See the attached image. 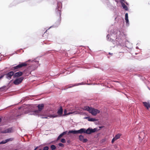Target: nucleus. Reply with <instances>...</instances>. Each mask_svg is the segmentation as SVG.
Returning <instances> with one entry per match:
<instances>
[{
  "mask_svg": "<svg viewBox=\"0 0 150 150\" xmlns=\"http://www.w3.org/2000/svg\"><path fill=\"white\" fill-rule=\"evenodd\" d=\"M96 131V129L94 128V129L88 128L86 130L84 128H81L78 130H70L68 132L69 133H73V134H82L83 133H86L90 134Z\"/></svg>",
  "mask_w": 150,
  "mask_h": 150,
  "instance_id": "f257e3e1",
  "label": "nucleus"
},
{
  "mask_svg": "<svg viewBox=\"0 0 150 150\" xmlns=\"http://www.w3.org/2000/svg\"><path fill=\"white\" fill-rule=\"evenodd\" d=\"M83 109L88 111L89 113L93 116H96L97 114L100 112V111L99 110L88 106L84 107Z\"/></svg>",
  "mask_w": 150,
  "mask_h": 150,
  "instance_id": "f03ea898",
  "label": "nucleus"
},
{
  "mask_svg": "<svg viewBox=\"0 0 150 150\" xmlns=\"http://www.w3.org/2000/svg\"><path fill=\"white\" fill-rule=\"evenodd\" d=\"M27 65L26 62L21 63L16 66L12 67L11 69L12 70H15V71L18 70L20 68L23 67H25Z\"/></svg>",
  "mask_w": 150,
  "mask_h": 150,
  "instance_id": "7ed1b4c3",
  "label": "nucleus"
},
{
  "mask_svg": "<svg viewBox=\"0 0 150 150\" xmlns=\"http://www.w3.org/2000/svg\"><path fill=\"white\" fill-rule=\"evenodd\" d=\"M24 79V78L21 77L15 79L13 81L14 84L16 85H18L21 83Z\"/></svg>",
  "mask_w": 150,
  "mask_h": 150,
  "instance_id": "20e7f679",
  "label": "nucleus"
},
{
  "mask_svg": "<svg viewBox=\"0 0 150 150\" xmlns=\"http://www.w3.org/2000/svg\"><path fill=\"white\" fill-rule=\"evenodd\" d=\"M44 105L43 104H41L38 105V110H36L34 111L35 114L37 115L38 114L40 111L42 110L44 107Z\"/></svg>",
  "mask_w": 150,
  "mask_h": 150,
  "instance_id": "39448f33",
  "label": "nucleus"
},
{
  "mask_svg": "<svg viewBox=\"0 0 150 150\" xmlns=\"http://www.w3.org/2000/svg\"><path fill=\"white\" fill-rule=\"evenodd\" d=\"M13 131V129L12 128H9L8 129H5L4 130H2L1 131V133H11Z\"/></svg>",
  "mask_w": 150,
  "mask_h": 150,
  "instance_id": "423d86ee",
  "label": "nucleus"
},
{
  "mask_svg": "<svg viewBox=\"0 0 150 150\" xmlns=\"http://www.w3.org/2000/svg\"><path fill=\"white\" fill-rule=\"evenodd\" d=\"M6 78L10 80L12 76H13L14 72L13 71H11L6 74Z\"/></svg>",
  "mask_w": 150,
  "mask_h": 150,
  "instance_id": "0eeeda50",
  "label": "nucleus"
},
{
  "mask_svg": "<svg viewBox=\"0 0 150 150\" xmlns=\"http://www.w3.org/2000/svg\"><path fill=\"white\" fill-rule=\"evenodd\" d=\"M23 74V73L21 71H19L16 72L15 74L14 73L13 77L14 78H16L17 77H19L21 76Z\"/></svg>",
  "mask_w": 150,
  "mask_h": 150,
  "instance_id": "6e6552de",
  "label": "nucleus"
},
{
  "mask_svg": "<svg viewBox=\"0 0 150 150\" xmlns=\"http://www.w3.org/2000/svg\"><path fill=\"white\" fill-rule=\"evenodd\" d=\"M142 103L144 105L146 108L147 109H148L149 108H150V102H144Z\"/></svg>",
  "mask_w": 150,
  "mask_h": 150,
  "instance_id": "1a4fd4ad",
  "label": "nucleus"
},
{
  "mask_svg": "<svg viewBox=\"0 0 150 150\" xmlns=\"http://www.w3.org/2000/svg\"><path fill=\"white\" fill-rule=\"evenodd\" d=\"M13 140V139L12 138H10L6 139L4 140H3V141L0 142V144H4L6 143L7 142H8L9 141H12Z\"/></svg>",
  "mask_w": 150,
  "mask_h": 150,
  "instance_id": "9d476101",
  "label": "nucleus"
},
{
  "mask_svg": "<svg viewBox=\"0 0 150 150\" xmlns=\"http://www.w3.org/2000/svg\"><path fill=\"white\" fill-rule=\"evenodd\" d=\"M57 117V115H50L48 116H42L41 117V118H42V119H44V118L48 119V117H50L54 118V117Z\"/></svg>",
  "mask_w": 150,
  "mask_h": 150,
  "instance_id": "9b49d317",
  "label": "nucleus"
},
{
  "mask_svg": "<svg viewBox=\"0 0 150 150\" xmlns=\"http://www.w3.org/2000/svg\"><path fill=\"white\" fill-rule=\"evenodd\" d=\"M63 112V109L62 106H60L59 109L57 111V113L59 115H61Z\"/></svg>",
  "mask_w": 150,
  "mask_h": 150,
  "instance_id": "f8f14e48",
  "label": "nucleus"
},
{
  "mask_svg": "<svg viewBox=\"0 0 150 150\" xmlns=\"http://www.w3.org/2000/svg\"><path fill=\"white\" fill-rule=\"evenodd\" d=\"M125 20L127 24H129V21L128 19V14L127 13L125 14Z\"/></svg>",
  "mask_w": 150,
  "mask_h": 150,
  "instance_id": "ddd939ff",
  "label": "nucleus"
},
{
  "mask_svg": "<svg viewBox=\"0 0 150 150\" xmlns=\"http://www.w3.org/2000/svg\"><path fill=\"white\" fill-rule=\"evenodd\" d=\"M122 6L123 8L125 9L126 11H128V9L127 7L125 5V3H122Z\"/></svg>",
  "mask_w": 150,
  "mask_h": 150,
  "instance_id": "4468645a",
  "label": "nucleus"
},
{
  "mask_svg": "<svg viewBox=\"0 0 150 150\" xmlns=\"http://www.w3.org/2000/svg\"><path fill=\"white\" fill-rule=\"evenodd\" d=\"M47 30L42 36L43 37H44L45 38H48V33H47Z\"/></svg>",
  "mask_w": 150,
  "mask_h": 150,
  "instance_id": "2eb2a0df",
  "label": "nucleus"
},
{
  "mask_svg": "<svg viewBox=\"0 0 150 150\" xmlns=\"http://www.w3.org/2000/svg\"><path fill=\"white\" fill-rule=\"evenodd\" d=\"M121 135L120 134H117L115 136L114 138L116 140H117L120 137Z\"/></svg>",
  "mask_w": 150,
  "mask_h": 150,
  "instance_id": "dca6fc26",
  "label": "nucleus"
},
{
  "mask_svg": "<svg viewBox=\"0 0 150 150\" xmlns=\"http://www.w3.org/2000/svg\"><path fill=\"white\" fill-rule=\"evenodd\" d=\"M88 120L89 121L94 122L96 121L97 120L95 118H90L89 117V119H88Z\"/></svg>",
  "mask_w": 150,
  "mask_h": 150,
  "instance_id": "f3484780",
  "label": "nucleus"
},
{
  "mask_svg": "<svg viewBox=\"0 0 150 150\" xmlns=\"http://www.w3.org/2000/svg\"><path fill=\"white\" fill-rule=\"evenodd\" d=\"M79 138L80 141H82L84 138V137L82 135H80L79 136Z\"/></svg>",
  "mask_w": 150,
  "mask_h": 150,
  "instance_id": "a211bd4d",
  "label": "nucleus"
},
{
  "mask_svg": "<svg viewBox=\"0 0 150 150\" xmlns=\"http://www.w3.org/2000/svg\"><path fill=\"white\" fill-rule=\"evenodd\" d=\"M51 148L52 150H55L56 148V147L54 145H52L51 146Z\"/></svg>",
  "mask_w": 150,
  "mask_h": 150,
  "instance_id": "6ab92c4d",
  "label": "nucleus"
},
{
  "mask_svg": "<svg viewBox=\"0 0 150 150\" xmlns=\"http://www.w3.org/2000/svg\"><path fill=\"white\" fill-rule=\"evenodd\" d=\"M61 11L60 10L58 9L57 11V13L58 15L60 17L61 16Z\"/></svg>",
  "mask_w": 150,
  "mask_h": 150,
  "instance_id": "aec40b11",
  "label": "nucleus"
},
{
  "mask_svg": "<svg viewBox=\"0 0 150 150\" xmlns=\"http://www.w3.org/2000/svg\"><path fill=\"white\" fill-rule=\"evenodd\" d=\"M63 135L62 134V133L60 134L58 137L57 138V140H59L61 137H62L63 136Z\"/></svg>",
  "mask_w": 150,
  "mask_h": 150,
  "instance_id": "412c9836",
  "label": "nucleus"
},
{
  "mask_svg": "<svg viewBox=\"0 0 150 150\" xmlns=\"http://www.w3.org/2000/svg\"><path fill=\"white\" fill-rule=\"evenodd\" d=\"M120 1L121 4L122 3H125L126 4H127V3L125 2V0H120Z\"/></svg>",
  "mask_w": 150,
  "mask_h": 150,
  "instance_id": "4be33fe9",
  "label": "nucleus"
},
{
  "mask_svg": "<svg viewBox=\"0 0 150 150\" xmlns=\"http://www.w3.org/2000/svg\"><path fill=\"white\" fill-rule=\"evenodd\" d=\"M88 141V139H84L83 138V140L82 142L83 143L86 142Z\"/></svg>",
  "mask_w": 150,
  "mask_h": 150,
  "instance_id": "5701e85b",
  "label": "nucleus"
},
{
  "mask_svg": "<svg viewBox=\"0 0 150 150\" xmlns=\"http://www.w3.org/2000/svg\"><path fill=\"white\" fill-rule=\"evenodd\" d=\"M49 149V147L48 146H45L44 147L43 149V150H48Z\"/></svg>",
  "mask_w": 150,
  "mask_h": 150,
  "instance_id": "b1692460",
  "label": "nucleus"
},
{
  "mask_svg": "<svg viewBox=\"0 0 150 150\" xmlns=\"http://www.w3.org/2000/svg\"><path fill=\"white\" fill-rule=\"evenodd\" d=\"M61 142L62 143H64L66 142V141L65 139H62L61 140Z\"/></svg>",
  "mask_w": 150,
  "mask_h": 150,
  "instance_id": "393cba45",
  "label": "nucleus"
},
{
  "mask_svg": "<svg viewBox=\"0 0 150 150\" xmlns=\"http://www.w3.org/2000/svg\"><path fill=\"white\" fill-rule=\"evenodd\" d=\"M58 145H59V146H61V147H64V144H63L61 143H59Z\"/></svg>",
  "mask_w": 150,
  "mask_h": 150,
  "instance_id": "a878e982",
  "label": "nucleus"
},
{
  "mask_svg": "<svg viewBox=\"0 0 150 150\" xmlns=\"http://www.w3.org/2000/svg\"><path fill=\"white\" fill-rule=\"evenodd\" d=\"M116 140L115 138L114 137L112 140V143H113Z\"/></svg>",
  "mask_w": 150,
  "mask_h": 150,
  "instance_id": "bb28decb",
  "label": "nucleus"
},
{
  "mask_svg": "<svg viewBox=\"0 0 150 150\" xmlns=\"http://www.w3.org/2000/svg\"><path fill=\"white\" fill-rule=\"evenodd\" d=\"M110 37V35H108L107 36V40H108L110 41V40L109 39Z\"/></svg>",
  "mask_w": 150,
  "mask_h": 150,
  "instance_id": "cd10ccee",
  "label": "nucleus"
},
{
  "mask_svg": "<svg viewBox=\"0 0 150 150\" xmlns=\"http://www.w3.org/2000/svg\"><path fill=\"white\" fill-rule=\"evenodd\" d=\"M67 131H65V132H63L62 133V134L63 135H65V134H66L67 133Z\"/></svg>",
  "mask_w": 150,
  "mask_h": 150,
  "instance_id": "c85d7f7f",
  "label": "nucleus"
},
{
  "mask_svg": "<svg viewBox=\"0 0 150 150\" xmlns=\"http://www.w3.org/2000/svg\"><path fill=\"white\" fill-rule=\"evenodd\" d=\"M89 117H85L84 118V119H87L88 120V119H89Z\"/></svg>",
  "mask_w": 150,
  "mask_h": 150,
  "instance_id": "c756f323",
  "label": "nucleus"
},
{
  "mask_svg": "<svg viewBox=\"0 0 150 150\" xmlns=\"http://www.w3.org/2000/svg\"><path fill=\"white\" fill-rule=\"evenodd\" d=\"M4 77V76L3 75H2L0 77V79L2 78H3V77Z\"/></svg>",
  "mask_w": 150,
  "mask_h": 150,
  "instance_id": "7c9ffc66",
  "label": "nucleus"
},
{
  "mask_svg": "<svg viewBox=\"0 0 150 150\" xmlns=\"http://www.w3.org/2000/svg\"><path fill=\"white\" fill-rule=\"evenodd\" d=\"M109 54H110V55H112L113 54L112 53H111L109 52Z\"/></svg>",
  "mask_w": 150,
  "mask_h": 150,
  "instance_id": "2f4dec72",
  "label": "nucleus"
},
{
  "mask_svg": "<svg viewBox=\"0 0 150 150\" xmlns=\"http://www.w3.org/2000/svg\"><path fill=\"white\" fill-rule=\"evenodd\" d=\"M1 118H0V122H1Z\"/></svg>",
  "mask_w": 150,
  "mask_h": 150,
  "instance_id": "473e14b6",
  "label": "nucleus"
},
{
  "mask_svg": "<svg viewBox=\"0 0 150 150\" xmlns=\"http://www.w3.org/2000/svg\"><path fill=\"white\" fill-rule=\"evenodd\" d=\"M72 112H70V113H69L68 114H72Z\"/></svg>",
  "mask_w": 150,
  "mask_h": 150,
  "instance_id": "72a5a7b5",
  "label": "nucleus"
},
{
  "mask_svg": "<svg viewBox=\"0 0 150 150\" xmlns=\"http://www.w3.org/2000/svg\"><path fill=\"white\" fill-rule=\"evenodd\" d=\"M66 112V110H65L64 111V112Z\"/></svg>",
  "mask_w": 150,
  "mask_h": 150,
  "instance_id": "f704fd0d",
  "label": "nucleus"
},
{
  "mask_svg": "<svg viewBox=\"0 0 150 150\" xmlns=\"http://www.w3.org/2000/svg\"><path fill=\"white\" fill-rule=\"evenodd\" d=\"M139 137H140V135H139Z\"/></svg>",
  "mask_w": 150,
  "mask_h": 150,
  "instance_id": "c9c22d12",
  "label": "nucleus"
},
{
  "mask_svg": "<svg viewBox=\"0 0 150 150\" xmlns=\"http://www.w3.org/2000/svg\"><path fill=\"white\" fill-rule=\"evenodd\" d=\"M39 150H41V149H39Z\"/></svg>",
  "mask_w": 150,
  "mask_h": 150,
  "instance_id": "e433bc0d",
  "label": "nucleus"
}]
</instances>
